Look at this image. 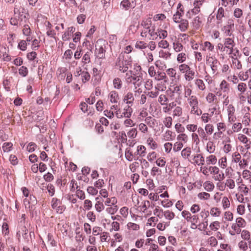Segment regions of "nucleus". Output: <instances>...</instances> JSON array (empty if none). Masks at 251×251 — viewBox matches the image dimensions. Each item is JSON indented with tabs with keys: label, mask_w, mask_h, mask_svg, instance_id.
Returning a JSON list of instances; mask_svg holds the SVG:
<instances>
[{
	"label": "nucleus",
	"mask_w": 251,
	"mask_h": 251,
	"mask_svg": "<svg viewBox=\"0 0 251 251\" xmlns=\"http://www.w3.org/2000/svg\"><path fill=\"white\" fill-rule=\"evenodd\" d=\"M181 216L188 223L190 224V227L193 229H196L202 231L207 228L208 221L199 223L200 219L198 215H192V213L187 210H183L181 212Z\"/></svg>",
	"instance_id": "nucleus-1"
},
{
	"label": "nucleus",
	"mask_w": 251,
	"mask_h": 251,
	"mask_svg": "<svg viewBox=\"0 0 251 251\" xmlns=\"http://www.w3.org/2000/svg\"><path fill=\"white\" fill-rule=\"evenodd\" d=\"M189 105L191 107V113L196 115H201L202 114V111L199 108V102L197 98L194 95H192L188 99Z\"/></svg>",
	"instance_id": "nucleus-2"
},
{
	"label": "nucleus",
	"mask_w": 251,
	"mask_h": 251,
	"mask_svg": "<svg viewBox=\"0 0 251 251\" xmlns=\"http://www.w3.org/2000/svg\"><path fill=\"white\" fill-rule=\"evenodd\" d=\"M211 168L212 169L210 171V175L212 176L215 181H221L225 178V174L220 170V167L214 165L211 166Z\"/></svg>",
	"instance_id": "nucleus-3"
},
{
	"label": "nucleus",
	"mask_w": 251,
	"mask_h": 251,
	"mask_svg": "<svg viewBox=\"0 0 251 251\" xmlns=\"http://www.w3.org/2000/svg\"><path fill=\"white\" fill-rule=\"evenodd\" d=\"M132 113V109L129 105H126L123 109H119L115 112V115L118 118L123 117L129 118Z\"/></svg>",
	"instance_id": "nucleus-4"
},
{
	"label": "nucleus",
	"mask_w": 251,
	"mask_h": 251,
	"mask_svg": "<svg viewBox=\"0 0 251 251\" xmlns=\"http://www.w3.org/2000/svg\"><path fill=\"white\" fill-rule=\"evenodd\" d=\"M206 64L210 67L212 74H216L220 65L219 61L215 57L210 56H206Z\"/></svg>",
	"instance_id": "nucleus-5"
},
{
	"label": "nucleus",
	"mask_w": 251,
	"mask_h": 251,
	"mask_svg": "<svg viewBox=\"0 0 251 251\" xmlns=\"http://www.w3.org/2000/svg\"><path fill=\"white\" fill-rule=\"evenodd\" d=\"M124 55L120 54L116 62V66L119 68L120 71L125 73L128 69V66L130 65V61L125 60Z\"/></svg>",
	"instance_id": "nucleus-6"
},
{
	"label": "nucleus",
	"mask_w": 251,
	"mask_h": 251,
	"mask_svg": "<svg viewBox=\"0 0 251 251\" xmlns=\"http://www.w3.org/2000/svg\"><path fill=\"white\" fill-rule=\"evenodd\" d=\"M242 154H243V158L241 160H239L238 163L239 167L240 169H245L248 165L249 163L251 157V153L248 151H247L245 153H243L244 151V149L241 151Z\"/></svg>",
	"instance_id": "nucleus-7"
},
{
	"label": "nucleus",
	"mask_w": 251,
	"mask_h": 251,
	"mask_svg": "<svg viewBox=\"0 0 251 251\" xmlns=\"http://www.w3.org/2000/svg\"><path fill=\"white\" fill-rule=\"evenodd\" d=\"M224 43L226 49V52H228L229 54H234L235 56L236 54L233 53L234 47L235 46L234 37L225 38Z\"/></svg>",
	"instance_id": "nucleus-8"
},
{
	"label": "nucleus",
	"mask_w": 251,
	"mask_h": 251,
	"mask_svg": "<svg viewBox=\"0 0 251 251\" xmlns=\"http://www.w3.org/2000/svg\"><path fill=\"white\" fill-rule=\"evenodd\" d=\"M234 23L232 19H229L227 22V24L222 28V30L226 36L230 37L232 35L234 30Z\"/></svg>",
	"instance_id": "nucleus-9"
},
{
	"label": "nucleus",
	"mask_w": 251,
	"mask_h": 251,
	"mask_svg": "<svg viewBox=\"0 0 251 251\" xmlns=\"http://www.w3.org/2000/svg\"><path fill=\"white\" fill-rule=\"evenodd\" d=\"M51 205V207L58 214H62L65 209V207L62 204L61 201L56 198H52Z\"/></svg>",
	"instance_id": "nucleus-10"
},
{
	"label": "nucleus",
	"mask_w": 251,
	"mask_h": 251,
	"mask_svg": "<svg viewBox=\"0 0 251 251\" xmlns=\"http://www.w3.org/2000/svg\"><path fill=\"white\" fill-rule=\"evenodd\" d=\"M173 116L174 117L176 116L180 117L179 118V122L183 123L186 122H188L189 119V117L188 115H185L184 116H182V109L180 106H176L175 108V109L173 110Z\"/></svg>",
	"instance_id": "nucleus-11"
},
{
	"label": "nucleus",
	"mask_w": 251,
	"mask_h": 251,
	"mask_svg": "<svg viewBox=\"0 0 251 251\" xmlns=\"http://www.w3.org/2000/svg\"><path fill=\"white\" fill-rule=\"evenodd\" d=\"M148 35L150 37H152L153 39L156 38L158 36L157 32H154V29L153 27L151 28L148 25H145L143 29L141 32V36L143 37H148Z\"/></svg>",
	"instance_id": "nucleus-12"
},
{
	"label": "nucleus",
	"mask_w": 251,
	"mask_h": 251,
	"mask_svg": "<svg viewBox=\"0 0 251 251\" xmlns=\"http://www.w3.org/2000/svg\"><path fill=\"white\" fill-rule=\"evenodd\" d=\"M28 233V229L25 226V224L24 222H19L18 226V231L17 236L19 239L21 235L24 238H26Z\"/></svg>",
	"instance_id": "nucleus-13"
},
{
	"label": "nucleus",
	"mask_w": 251,
	"mask_h": 251,
	"mask_svg": "<svg viewBox=\"0 0 251 251\" xmlns=\"http://www.w3.org/2000/svg\"><path fill=\"white\" fill-rule=\"evenodd\" d=\"M189 161L195 165L203 166L204 165V157L201 153H196L194 155L192 160H189Z\"/></svg>",
	"instance_id": "nucleus-14"
},
{
	"label": "nucleus",
	"mask_w": 251,
	"mask_h": 251,
	"mask_svg": "<svg viewBox=\"0 0 251 251\" xmlns=\"http://www.w3.org/2000/svg\"><path fill=\"white\" fill-rule=\"evenodd\" d=\"M136 1L132 0H123L120 2V6L122 9L127 11L129 8H134L136 6Z\"/></svg>",
	"instance_id": "nucleus-15"
},
{
	"label": "nucleus",
	"mask_w": 251,
	"mask_h": 251,
	"mask_svg": "<svg viewBox=\"0 0 251 251\" xmlns=\"http://www.w3.org/2000/svg\"><path fill=\"white\" fill-rule=\"evenodd\" d=\"M226 111L228 115V122L231 124L234 123L236 119L234 107L232 104H229L227 107Z\"/></svg>",
	"instance_id": "nucleus-16"
},
{
	"label": "nucleus",
	"mask_w": 251,
	"mask_h": 251,
	"mask_svg": "<svg viewBox=\"0 0 251 251\" xmlns=\"http://www.w3.org/2000/svg\"><path fill=\"white\" fill-rule=\"evenodd\" d=\"M231 139L229 137L226 136L222 141V144L224 145L223 150L225 153L227 154L230 152L232 149V146L230 144Z\"/></svg>",
	"instance_id": "nucleus-17"
},
{
	"label": "nucleus",
	"mask_w": 251,
	"mask_h": 251,
	"mask_svg": "<svg viewBox=\"0 0 251 251\" xmlns=\"http://www.w3.org/2000/svg\"><path fill=\"white\" fill-rule=\"evenodd\" d=\"M134 75V79H136L139 83H141L142 81V73L141 72V67L140 66H136L133 70L129 71Z\"/></svg>",
	"instance_id": "nucleus-18"
},
{
	"label": "nucleus",
	"mask_w": 251,
	"mask_h": 251,
	"mask_svg": "<svg viewBox=\"0 0 251 251\" xmlns=\"http://www.w3.org/2000/svg\"><path fill=\"white\" fill-rule=\"evenodd\" d=\"M218 158L217 156L213 153L210 154L206 156L205 163L207 165L214 166L217 164Z\"/></svg>",
	"instance_id": "nucleus-19"
},
{
	"label": "nucleus",
	"mask_w": 251,
	"mask_h": 251,
	"mask_svg": "<svg viewBox=\"0 0 251 251\" xmlns=\"http://www.w3.org/2000/svg\"><path fill=\"white\" fill-rule=\"evenodd\" d=\"M196 133L199 136L202 142H204L205 141H207L208 140L209 136L206 133L204 129H203L201 126L198 127Z\"/></svg>",
	"instance_id": "nucleus-20"
},
{
	"label": "nucleus",
	"mask_w": 251,
	"mask_h": 251,
	"mask_svg": "<svg viewBox=\"0 0 251 251\" xmlns=\"http://www.w3.org/2000/svg\"><path fill=\"white\" fill-rule=\"evenodd\" d=\"M176 137L175 133L170 130H167L162 134V139L164 141H170L175 139Z\"/></svg>",
	"instance_id": "nucleus-21"
},
{
	"label": "nucleus",
	"mask_w": 251,
	"mask_h": 251,
	"mask_svg": "<svg viewBox=\"0 0 251 251\" xmlns=\"http://www.w3.org/2000/svg\"><path fill=\"white\" fill-rule=\"evenodd\" d=\"M105 50L102 46L99 45L98 42H97L96 45V53L97 57L99 58H103L105 57Z\"/></svg>",
	"instance_id": "nucleus-22"
},
{
	"label": "nucleus",
	"mask_w": 251,
	"mask_h": 251,
	"mask_svg": "<svg viewBox=\"0 0 251 251\" xmlns=\"http://www.w3.org/2000/svg\"><path fill=\"white\" fill-rule=\"evenodd\" d=\"M205 150L209 154L213 153L216 150V146L213 141H208L205 146Z\"/></svg>",
	"instance_id": "nucleus-23"
},
{
	"label": "nucleus",
	"mask_w": 251,
	"mask_h": 251,
	"mask_svg": "<svg viewBox=\"0 0 251 251\" xmlns=\"http://www.w3.org/2000/svg\"><path fill=\"white\" fill-rule=\"evenodd\" d=\"M241 232L240 228L235 223H232L231 225L229 233L231 235L234 236L236 234H239Z\"/></svg>",
	"instance_id": "nucleus-24"
},
{
	"label": "nucleus",
	"mask_w": 251,
	"mask_h": 251,
	"mask_svg": "<svg viewBox=\"0 0 251 251\" xmlns=\"http://www.w3.org/2000/svg\"><path fill=\"white\" fill-rule=\"evenodd\" d=\"M105 207L113 206L117 204V199L115 197H108L103 200Z\"/></svg>",
	"instance_id": "nucleus-25"
},
{
	"label": "nucleus",
	"mask_w": 251,
	"mask_h": 251,
	"mask_svg": "<svg viewBox=\"0 0 251 251\" xmlns=\"http://www.w3.org/2000/svg\"><path fill=\"white\" fill-rule=\"evenodd\" d=\"M98 198H96V202L95 204L94 207L97 212L100 213L105 209V206L103 201H98Z\"/></svg>",
	"instance_id": "nucleus-26"
},
{
	"label": "nucleus",
	"mask_w": 251,
	"mask_h": 251,
	"mask_svg": "<svg viewBox=\"0 0 251 251\" xmlns=\"http://www.w3.org/2000/svg\"><path fill=\"white\" fill-rule=\"evenodd\" d=\"M219 167L222 169H225L227 167V158L226 155L221 157L218 159Z\"/></svg>",
	"instance_id": "nucleus-27"
},
{
	"label": "nucleus",
	"mask_w": 251,
	"mask_h": 251,
	"mask_svg": "<svg viewBox=\"0 0 251 251\" xmlns=\"http://www.w3.org/2000/svg\"><path fill=\"white\" fill-rule=\"evenodd\" d=\"M183 14L184 10L182 8H180V10H177L176 13L173 15V21L176 23H178L181 20H183L181 17Z\"/></svg>",
	"instance_id": "nucleus-28"
},
{
	"label": "nucleus",
	"mask_w": 251,
	"mask_h": 251,
	"mask_svg": "<svg viewBox=\"0 0 251 251\" xmlns=\"http://www.w3.org/2000/svg\"><path fill=\"white\" fill-rule=\"evenodd\" d=\"M220 90L221 93H228L229 92V85L225 80L222 81L220 85Z\"/></svg>",
	"instance_id": "nucleus-29"
},
{
	"label": "nucleus",
	"mask_w": 251,
	"mask_h": 251,
	"mask_svg": "<svg viewBox=\"0 0 251 251\" xmlns=\"http://www.w3.org/2000/svg\"><path fill=\"white\" fill-rule=\"evenodd\" d=\"M192 153L191 148L190 147H187L184 148L181 152V156L185 159H190V157Z\"/></svg>",
	"instance_id": "nucleus-30"
},
{
	"label": "nucleus",
	"mask_w": 251,
	"mask_h": 251,
	"mask_svg": "<svg viewBox=\"0 0 251 251\" xmlns=\"http://www.w3.org/2000/svg\"><path fill=\"white\" fill-rule=\"evenodd\" d=\"M225 17V11L223 7H220L218 9L216 15V19L217 20V24H221L223 22V18Z\"/></svg>",
	"instance_id": "nucleus-31"
},
{
	"label": "nucleus",
	"mask_w": 251,
	"mask_h": 251,
	"mask_svg": "<svg viewBox=\"0 0 251 251\" xmlns=\"http://www.w3.org/2000/svg\"><path fill=\"white\" fill-rule=\"evenodd\" d=\"M172 100V95H160L159 102L162 104H167L168 102Z\"/></svg>",
	"instance_id": "nucleus-32"
},
{
	"label": "nucleus",
	"mask_w": 251,
	"mask_h": 251,
	"mask_svg": "<svg viewBox=\"0 0 251 251\" xmlns=\"http://www.w3.org/2000/svg\"><path fill=\"white\" fill-rule=\"evenodd\" d=\"M24 203L25 207L30 204L34 205L37 203V200L35 196L30 195L29 198H25L24 199Z\"/></svg>",
	"instance_id": "nucleus-33"
},
{
	"label": "nucleus",
	"mask_w": 251,
	"mask_h": 251,
	"mask_svg": "<svg viewBox=\"0 0 251 251\" xmlns=\"http://www.w3.org/2000/svg\"><path fill=\"white\" fill-rule=\"evenodd\" d=\"M146 143L147 145L152 150H156L158 147V144L153 139V138L150 137H149L146 141Z\"/></svg>",
	"instance_id": "nucleus-34"
},
{
	"label": "nucleus",
	"mask_w": 251,
	"mask_h": 251,
	"mask_svg": "<svg viewBox=\"0 0 251 251\" xmlns=\"http://www.w3.org/2000/svg\"><path fill=\"white\" fill-rule=\"evenodd\" d=\"M14 12L15 16L19 17L22 16L23 13L25 12V9L20 4H16L14 8Z\"/></svg>",
	"instance_id": "nucleus-35"
},
{
	"label": "nucleus",
	"mask_w": 251,
	"mask_h": 251,
	"mask_svg": "<svg viewBox=\"0 0 251 251\" xmlns=\"http://www.w3.org/2000/svg\"><path fill=\"white\" fill-rule=\"evenodd\" d=\"M210 214L213 217H219L221 215L222 211L219 207H212L210 209Z\"/></svg>",
	"instance_id": "nucleus-36"
},
{
	"label": "nucleus",
	"mask_w": 251,
	"mask_h": 251,
	"mask_svg": "<svg viewBox=\"0 0 251 251\" xmlns=\"http://www.w3.org/2000/svg\"><path fill=\"white\" fill-rule=\"evenodd\" d=\"M203 187L207 192H212L215 188L214 184L210 180L205 181L203 184Z\"/></svg>",
	"instance_id": "nucleus-37"
},
{
	"label": "nucleus",
	"mask_w": 251,
	"mask_h": 251,
	"mask_svg": "<svg viewBox=\"0 0 251 251\" xmlns=\"http://www.w3.org/2000/svg\"><path fill=\"white\" fill-rule=\"evenodd\" d=\"M231 67L234 69L241 70L242 68V65L241 61L236 57L232 56Z\"/></svg>",
	"instance_id": "nucleus-38"
},
{
	"label": "nucleus",
	"mask_w": 251,
	"mask_h": 251,
	"mask_svg": "<svg viewBox=\"0 0 251 251\" xmlns=\"http://www.w3.org/2000/svg\"><path fill=\"white\" fill-rule=\"evenodd\" d=\"M197 197L200 200L203 201H209L211 198L210 194L206 192H201L198 193Z\"/></svg>",
	"instance_id": "nucleus-39"
},
{
	"label": "nucleus",
	"mask_w": 251,
	"mask_h": 251,
	"mask_svg": "<svg viewBox=\"0 0 251 251\" xmlns=\"http://www.w3.org/2000/svg\"><path fill=\"white\" fill-rule=\"evenodd\" d=\"M212 168H211V166L205 165L201 166L200 168V171L205 176H209L210 175V171Z\"/></svg>",
	"instance_id": "nucleus-40"
},
{
	"label": "nucleus",
	"mask_w": 251,
	"mask_h": 251,
	"mask_svg": "<svg viewBox=\"0 0 251 251\" xmlns=\"http://www.w3.org/2000/svg\"><path fill=\"white\" fill-rule=\"evenodd\" d=\"M221 226V223L218 221H214L210 223L209 227L211 231H216L219 230Z\"/></svg>",
	"instance_id": "nucleus-41"
},
{
	"label": "nucleus",
	"mask_w": 251,
	"mask_h": 251,
	"mask_svg": "<svg viewBox=\"0 0 251 251\" xmlns=\"http://www.w3.org/2000/svg\"><path fill=\"white\" fill-rule=\"evenodd\" d=\"M133 76L134 75L130 72H129L127 73L125 76L126 81L127 83L133 82L134 84L137 83V85H139L141 83H139V81H137L136 79H135L134 77H133Z\"/></svg>",
	"instance_id": "nucleus-42"
},
{
	"label": "nucleus",
	"mask_w": 251,
	"mask_h": 251,
	"mask_svg": "<svg viewBox=\"0 0 251 251\" xmlns=\"http://www.w3.org/2000/svg\"><path fill=\"white\" fill-rule=\"evenodd\" d=\"M202 23L201 18L200 16L196 17L192 21V24L194 29L200 28Z\"/></svg>",
	"instance_id": "nucleus-43"
},
{
	"label": "nucleus",
	"mask_w": 251,
	"mask_h": 251,
	"mask_svg": "<svg viewBox=\"0 0 251 251\" xmlns=\"http://www.w3.org/2000/svg\"><path fill=\"white\" fill-rule=\"evenodd\" d=\"M119 209L117 204L114 205L113 206H107L105 208L106 212L110 215H114L117 212Z\"/></svg>",
	"instance_id": "nucleus-44"
},
{
	"label": "nucleus",
	"mask_w": 251,
	"mask_h": 251,
	"mask_svg": "<svg viewBox=\"0 0 251 251\" xmlns=\"http://www.w3.org/2000/svg\"><path fill=\"white\" fill-rule=\"evenodd\" d=\"M202 50L206 51L208 50L209 51L212 52L214 51V46L210 42L205 41L202 45Z\"/></svg>",
	"instance_id": "nucleus-45"
},
{
	"label": "nucleus",
	"mask_w": 251,
	"mask_h": 251,
	"mask_svg": "<svg viewBox=\"0 0 251 251\" xmlns=\"http://www.w3.org/2000/svg\"><path fill=\"white\" fill-rule=\"evenodd\" d=\"M127 229L131 231H137L140 229V226L139 225L132 222H128L126 225Z\"/></svg>",
	"instance_id": "nucleus-46"
},
{
	"label": "nucleus",
	"mask_w": 251,
	"mask_h": 251,
	"mask_svg": "<svg viewBox=\"0 0 251 251\" xmlns=\"http://www.w3.org/2000/svg\"><path fill=\"white\" fill-rule=\"evenodd\" d=\"M137 154L140 157H144L146 154V148L143 145H139L137 147Z\"/></svg>",
	"instance_id": "nucleus-47"
},
{
	"label": "nucleus",
	"mask_w": 251,
	"mask_h": 251,
	"mask_svg": "<svg viewBox=\"0 0 251 251\" xmlns=\"http://www.w3.org/2000/svg\"><path fill=\"white\" fill-rule=\"evenodd\" d=\"M226 187L229 188V189H234L235 188V181L230 178H227L225 182Z\"/></svg>",
	"instance_id": "nucleus-48"
},
{
	"label": "nucleus",
	"mask_w": 251,
	"mask_h": 251,
	"mask_svg": "<svg viewBox=\"0 0 251 251\" xmlns=\"http://www.w3.org/2000/svg\"><path fill=\"white\" fill-rule=\"evenodd\" d=\"M145 122L150 127H154L157 124L156 120L151 116L146 118Z\"/></svg>",
	"instance_id": "nucleus-49"
},
{
	"label": "nucleus",
	"mask_w": 251,
	"mask_h": 251,
	"mask_svg": "<svg viewBox=\"0 0 251 251\" xmlns=\"http://www.w3.org/2000/svg\"><path fill=\"white\" fill-rule=\"evenodd\" d=\"M195 75L194 71L190 69L187 73H185L184 77L187 81H190L194 78Z\"/></svg>",
	"instance_id": "nucleus-50"
},
{
	"label": "nucleus",
	"mask_w": 251,
	"mask_h": 251,
	"mask_svg": "<svg viewBox=\"0 0 251 251\" xmlns=\"http://www.w3.org/2000/svg\"><path fill=\"white\" fill-rule=\"evenodd\" d=\"M177 140L185 144L187 143L188 141L189 137L186 133L182 132L177 135Z\"/></svg>",
	"instance_id": "nucleus-51"
},
{
	"label": "nucleus",
	"mask_w": 251,
	"mask_h": 251,
	"mask_svg": "<svg viewBox=\"0 0 251 251\" xmlns=\"http://www.w3.org/2000/svg\"><path fill=\"white\" fill-rule=\"evenodd\" d=\"M208 244L211 247H216L218 245V241L215 237L211 236L207 240Z\"/></svg>",
	"instance_id": "nucleus-52"
},
{
	"label": "nucleus",
	"mask_w": 251,
	"mask_h": 251,
	"mask_svg": "<svg viewBox=\"0 0 251 251\" xmlns=\"http://www.w3.org/2000/svg\"><path fill=\"white\" fill-rule=\"evenodd\" d=\"M222 205L223 208L225 210L230 207V202L228 198L225 196L222 198Z\"/></svg>",
	"instance_id": "nucleus-53"
},
{
	"label": "nucleus",
	"mask_w": 251,
	"mask_h": 251,
	"mask_svg": "<svg viewBox=\"0 0 251 251\" xmlns=\"http://www.w3.org/2000/svg\"><path fill=\"white\" fill-rule=\"evenodd\" d=\"M180 23L179 27L181 31H185L188 27V22L187 20L183 19L179 22Z\"/></svg>",
	"instance_id": "nucleus-54"
},
{
	"label": "nucleus",
	"mask_w": 251,
	"mask_h": 251,
	"mask_svg": "<svg viewBox=\"0 0 251 251\" xmlns=\"http://www.w3.org/2000/svg\"><path fill=\"white\" fill-rule=\"evenodd\" d=\"M163 215L166 219L172 220L175 218V214L174 212L168 210L164 211Z\"/></svg>",
	"instance_id": "nucleus-55"
},
{
	"label": "nucleus",
	"mask_w": 251,
	"mask_h": 251,
	"mask_svg": "<svg viewBox=\"0 0 251 251\" xmlns=\"http://www.w3.org/2000/svg\"><path fill=\"white\" fill-rule=\"evenodd\" d=\"M171 53L169 51L161 50L159 52V57L165 60H168L171 58Z\"/></svg>",
	"instance_id": "nucleus-56"
},
{
	"label": "nucleus",
	"mask_w": 251,
	"mask_h": 251,
	"mask_svg": "<svg viewBox=\"0 0 251 251\" xmlns=\"http://www.w3.org/2000/svg\"><path fill=\"white\" fill-rule=\"evenodd\" d=\"M154 78L157 80H164L165 81L167 80L166 79L167 78L166 73L163 72H156Z\"/></svg>",
	"instance_id": "nucleus-57"
},
{
	"label": "nucleus",
	"mask_w": 251,
	"mask_h": 251,
	"mask_svg": "<svg viewBox=\"0 0 251 251\" xmlns=\"http://www.w3.org/2000/svg\"><path fill=\"white\" fill-rule=\"evenodd\" d=\"M214 129V127L211 124H207L205 125L204 130L208 136L213 133Z\"/></svg>",
	"instance_id": "nucleus-58"
},
{
	"label": "nucleus",
	"mask_w": 251,
	"mask_h": 251,
	"mask_svg": "<svg viewBox=\"0 0 251 251\" xmlns=\"http://www.w3.org/2000/svg\"><path fill=\"white\" fill-rule=\"evenodd\" d=\"M235 223L240 228H244L246 226V222L244 219L241 217H237L235 220Z\"/></svg>",
	"instance_id": "nucleus-59"
},
{
	"label": "nucleus",
	"mask_w": 251,
	"mask_h": 251,
	"mask_svg": "<svg viewBox=\"0 0 251 251\" xmlns=\"http://www.w3.org/2000/svg\"><path fill=\"white\" fill-rule=\"evenodd\" d=\"M157 154L155 151H151L150 152L147 156V158L148 160L151 162H152L154 161L157 159Z\"/></svg>",
	"instance_id": "nucleus-60"
},
{
	"label": "nucleus",
	"mask_w": 251,
	"mask_h": 251,
	"mask_svg": "<svg viewBox=\"0 0 251 251\" xmlns=\"http://www.w3.org/2000/svg\"><path fill=\"white\" fill-rule=\"evenodd\" d=\"M183 147V143L177 140L173 145V151L174 152H178L182 149Z\"/></svg>",
	"instance_id": "nucleus-61"
},
{
	"label": "nucleus",
	"mask_w": 251,
	"mask_h": 251,
	"mask_svg": "<svg viewBox=\"0 0 251 251\" xmlns=\"http://www.w3.org/2000/svg\"><path fill=\"white\" fill-rule=\"evenodd\" d=\"M13 144L11 142H5L3 143L2 148L5 152H9L12 149Z\"/></svg>",
	"instance_id": "nucleus-62"
},
{
	"label": "nucleus",
	"mask_w": 251,
	"mask_h": 251,
	"mask_svg": "<svg viewBox=\"0 0 251 251\" xmlns=\"http://www.w3.org/2000/svg\"><path fill=\"white\" fill-rule=\"evenodd\" d=\"M161 170L157 167L154 166L151 169V175L153 177L159 176L161 174Z\"/></svg>",
	"instance_id": "nucleus-63"
},
{
	"label": "nucleus",
	"mask_w": 251,
	"mask_h": 251,
	"mask_svg": "<svg viewBox=\"0 0 251 251\" xmlns=\"http://www.w3.org/2000/svg\"><path fill=\"white\" fill-rule=\"evenodd\" d=\"M232 161L234 163H237L239 160L242 159L241 154L238 151L233 152L232 154Z\"/></svg>",
	"instance_id": "nucleus-64"
}]
</instances>
